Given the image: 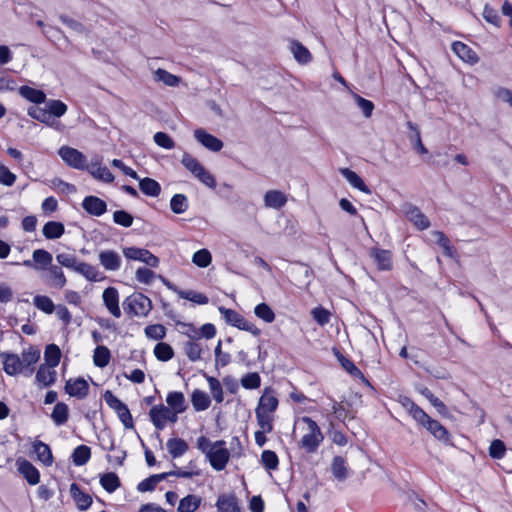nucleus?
Instances as JSON below:
<instances>
[{
    "instance_id": "obj_41",
    "label": "nucleus",
    "mask_w": 512,
    "mask_h": 512,
    "mask_svg": "<svg viewBox=\"0 0 512 512\" xmlns=\"http://www.w3.org/2000/svg\"><path fill=\"white\" fill-rule=\"evenodd\" d=\"M399 402L415 421L425 419L424 410L409 397H401Z\"/></svg>"
},
{
    "instance_id": "obj_52",
    "label": "nucleus",
    "mask_w": 512,
    "mask_h": 512,
    "mask_svg": "<svg viewBox=\"0 0 512 512\" xmlns=\"http://www.w3.org/2000/svg\"><path fill=\"white\" fill-rule=\"evenodd\" d=\"M254 314L265 323H272L275 320V313L266 303H260L255 306Z\"/></svg>"
},
{
    "instance_id": "obj_5",
    "label": "nucleus",
    "mask_w": 512,
    "mask_h": 512,
    "mask_svg": "<svg viewBox=\"0 0 512 512\" xmlns=\"http://www.w3.org/2000/svg\"><path fill=\"white\" fill-rule=\"evenodd\" d=\"M58 154L68 166L74 169L84 170L87 168L86 156L75 148L62 146Z\"/></svg>"
},
{
    "instance_id": "obj_56",
    "label": "nucleus",
    "mask_w": 512,
    "mask_h": 512,
    "mask_svg": "<svg viewBox=\"0 0 512 512\" xmlns=\"http://www.w3.org/2000/svg\"><path fill=\"white\" fill-rule=\"evenodd\" d=\"M261 463L267 470H276L279 465V458L272 450H264L261 454Z\"/></svg>"
},
{
    "instance_id": "obj_7",
    "label": "nucleus",
    "mask_w": 512,
    "mask_h": 512,
    "mask_svg": "<svg viewBox=\"0 0 512 512\" xmlns=\"http://www.w3.org/2000/svg\"><path fill=\"white\" fill-rule=\"evenodd\" d=\"M278 404V398L274 394L273 390L267 387L264 389L263 394L261 395L258 401V405L255 409V412L274 415L275 411L278 408Z\"/></svg>"
},
{
    "instance_id": "obj_48",
    "label": "nucleus",
    "mask_w": 512,
    "mask_h": 512,
    "mask_svg": "<svg viewBox=\"0 0 512 512\" xmlns=\"http://www.w3.org/2000/svg\"><path fill=\"white\" fill-rule=\"evenodd\" d=\"M75 272L81 274L89 281L96 282L100 280L97 268L85 262H79Z\"/></svg>"
},
{
    "instance_id": "obj_31",
    "label": "nucleus",
    "mask_w": 512,
    "mask_h": 512,
    "mask_svg": "<svg viewBox=\"0 0 512 512\" xmlns=\"http://www.w3.org/2000/svg\"><path fill=\"white\" fill-rule=\"evenodd\" d=\"M168 407L176 413H183L186 410L185 397L182 392H169L166 397Z\"/></svg>"
},
{
    "instance_id": "obj_58",
    "label": "nucleus",
    "mask_w": 512,
    "mask_h": 512,
    "mask_svg": "<svg viewBox=\"0 0 512 512\" xmlns=\"http://www.w3.org/2000/svg\"><path fill=\"white\" fill-rule=\"evenodd\" d=\"M207 382L209 384L210 392L217 403H222L224 400L223 389L218 379L207 376Z\"/></svg>"
},
{
    "instance_id": "obj_22",
    "label": "nucleus",
    "mask_w": 512,
    "mask_h": 512,
    "mask_svg": "<svg viewBox=\"0 0 512 512\" xmlns=\"http://www.w3.org/2000/svg\"><path fill=\"white\" fill-rule=\"evenodd\" d=\"M453 52L463 61L474 64L478 61L477 54L465 43L456 41L452 44Z\"/></svg>"
},
{
    "instance_id": "obj_39",
    "label": "nucleus",
    "mask_w": 512,
    "mask_h": 512,
    "mask_svg": "<svg viewBox=\"0 0 512 512\" xmlns=\"http://www.w3.org/2000/svg\"><path fill=\"white\" fill-rule=\"evenodd\" d=\"M167 477H169V473L151 475L138 484L137 490L140 492L153 491L156 486Z\"/></svg>"
},
{
    "instance_id": "obj_40",
    "label": "nucleus",
    "mask_w": 512,
    "mask_h": 512,
    "mask_svg": "<svg viewBox=\"0 0 512 512\" xmlns=\"http://www.w3.org/2000/svg\"><path fill=\"white\" fill-rule=\"evenodd\" d=\"M87 169L90 172V174L99 181L105 183H111L114 181V175L110 172V170L107 167H102L97 164H91L90 166H87Z\"/></svg>"
},
{
    "instance_id": "obj_18",
    "label": "nucleus",
    "mask_w": 512,
    "mask_h": 512,
    "mask_svg": "<svg viewBox=\"0 0 512 512\" xmlns=\"http://www.w3.org/2000/svg\"><path fill=\"white\" fill-rule=\"evenodd\" d=\"M216 507L218 512H242L238 499L234 494H221L218 496Z\"/></svg>"
},
{
    "instance_id": "obj_15",
    "label": "nucleus",
    "mask_w": 512,
    "mask_h": 512,
    "mask_svg": "<svg viewBox=\"0 0 512 512\" xmlns=\"http://www.w3.org/2000/svg\"><path fill=\"white\" fill-rule=\"evenodd\" d=\"M100 264L108 271H117L121 267V257L113 250H103L99 253Z\"/></svg>"
},
{
    "instance_id": "obj_38",
    "label": "nucleus",
    "mask_w": 512,
    "mask_h": 512,
    "mask_svg": "<svg viewBox=\"0 0 512 512\" xmlns=\"http://www.w3.org/2000/svg\"><path fill=\"white\" fill-rule=\"evenodd\" d=\"M138 180L139 188L145 195L150 197L159 196L161 192V186L156 180L148 177Z\"/></svg>"
},
{
    "instance_id": "obj_44",
    "label": "nucleus",
    "mask_w": 512,
    "mask_h": 512,
    "mask_svg": "<svg viewBox=\"0 0 512 512\" xmlns=\"http://www.w3.org/2000/svg\"><path fill=\"white\" fill-rule=\"evenodd\" d=\"M100 484L105 491L113 493L120 487L121 482L117 474L108 472L101 475Z\"/></svg>"
},
{
    "instance_id": "obj_47",
    "label": "nucleus",
    "mask_w": 512,
    "mask_h": 512,
    "mask_svg": "<svg viewBox=\"0 0 512 512\" xmlns=\"http://www.w3.org/2000/svg\"><path fill=\"white\" fill-rule=\"evenodd\" d=\"M111 358L110 350L103 345H99L95 348L93 354V362L95 366L103 368L109 364Z\"/></svg>"
},
{
    "instance_id": "obj_29",
    "label": "nucleus",
    "mask_w": 512,
    "mask_h": 512,
    "mask_svg": "<svg viewBox=\"0 0 512 512\" xmlns=\"http://www.w3.org/2000/svg\"><path fill=\"white\" fill-rule=\"evenodd\" d=\"M35 270H45L52 265V254L44 249H36L32 254Z\"/></svg>"
},
{
    "instance_id": "obj_8",
    "label": "nucleus",
    "mask_w": 512,
    "mask_h": 512,
    "mask_svg": "<svg viewBox=\"0 0 512 512\" xmlns=\"http://www.w3.org/2000/svg\"><path fill=\"white\" fill-rule=\"evenodd\" d=\"M369 256L378 270L389 271L392 269V253L389 250L374 247L370 249Z\"/></svg>"
},
{
    "instance_id": "obj_63",
    "label": "nucleus",
    "mask_w": 512,
    "mask_h": 512,
    "mask_svg": "<svg viewBox=\"0 0 512 512\" xmlns=\"http://www.w3.org/2000/svg\"><path fill=\"white\" fill-rule=\"evenodd\" d=\"M144 332L147 338L153 340H162L166 336V328L161 324L148 325Z\"/></svg>"
},
{
    "instance_id": "obj_50",
    "label": "nucleus",
    "mask_w": 512,
    "mask_h": 512,
    "mask_svg": "<svg viewBox=\"0 0 512 512\" xmlns=\"http://www.w3.org/2000/svg\"><path fill=\"white\" fill-rule=\"evenodd\" d=\"M47 111L49 112L50 120L52 121V117H61L63 116L67 110V105L61 100H49L46 102Z\"/></svg>"
},
{
    "instance_id": "obj_46",
    "label": "nucleus",
    "mask_w": 512,
    "mask_h": 512,
    "mask_svg": "<svg viewBox=\"0 0 512 512\" xmlns=\"http://www.w3.org/2000/svg\"><path fill=\"white\" fill-rule=\"evenodd\" d=\"M61 358V350L56 344H49L46 346L44 351L45 365L50 367H56Z\"/></svg>"
},
{
    "instance_id": "obj_37",
    "label": "nucleus",
    "mask_w": 512,
    "mask_h": 512,
    "mask_svg": "<svg viewBox=\"0 0 512 512\" xmlns=\"http://www.w3.org/2000/svg\"><path fill=\"white\" fill-rule=\"evenodd\" d=\"M169 288L172 289L175 293H177L180 298L189 300L199 305H205L209 301L208 297L202 293H198L192 290L184 291L178 289L177 287L171 286Z\"/></svg>"
},
{
    "instance_id": "obj_27",
    "label": "nucleus",
    "mask_w": 512,
    "mask_h": 512,
    "mask_svg": "<svg viewBox=\"0 0 512 512\" xmlns=\"http://www.w3.org/2000/svg\"><path fill=\"white\" fill-rule=\"evenodd\" d=\"M202 498L195 494H189L179 501L177 512H195L201 505Z\"/></svg>"
},
{
    "instance_id": "obj_1",
    "label": "nucleus",
    "mask_w": 512,
    "mask_h": 512,
    "mask_svg": "<svg viewBox=\"0 0 512 512\" xmlns=\"http://www.w3.org/2000/svg\"><path fill=\"white\" fill-rule=\"evenodd\" d=\"M301 421L307 425V432L302 436L300 446L307 453H314L323 442L324 435L312 418L304 416L301 418Z\"/></svg>"
},
{
    "instance_id": "obj_35",
    "label": "nucleus",
    "mask_w": 512,
    "mask_h": 512,
    "mask_svg": "<svg viewBox=\"0 0 512 512\" xmlns=\"http://www.w3.org/2000/svg\"><path fill=\"white\" fill-rule=\"evenodd\" d=\"M331 471L338 481L346 480L349 473L345 459L341 456H335L332 460Z\"/></svg>"
},
{
    "instance_id": "obj_11",
    "label": "nucleus",
    "mask_w": 512,
    "mask_h": 512,
    "mask_svg": "<svg viewBox=\"0 0 512 512\" xmlns=\"http://www.w3.org/2000/svg\"><path fill=\"white\" fill-rule=\"evenodd\" d=\"M424 418L416 422L426 428L435 438L446 441L448 439V432L437 420L432 419L425 411Z\"/></svg>"
},
{
    "instance_id": "obj_61",
    "label": "nucleus",
    "mask_w": 512,
    "mask_h": 512,
    "mask_svg": "<svg viewBox=\"0 0 512 512\" xmlns=\"http://www.w3.org/2000/svg\"><path fill=\"white\" fill-rule=\"evenodd\" d=\"M57 262L68 269L76 271V267L79 264L77 257L70 253H60L56 255Z\"/></svg>"
},
{
    "instance_id": "obj_21",
    "label": "nucleus",
    "mask_w": 512,
    "mask_h": 512,
    "mask_svg": "<svg viewBox=\"0 0 512 512\" xmlns=\"http://www.w3.org/2000/svg\"><path fill=\"white\" fill-rule=\"evenodd\" d=\"M55 367H50L45 364H41L36 373V382L44 387H49L54 384L56 380L57 373L54 369Z\"/></svg>"
},
{
    "instance_id": "obj_55",
    "label": "nucleus",
    "mask_w": 512,
    "mask_h": 512,
    "mask_svg": "<svg viewBox=\"0 0 512 512\" xmlns=\"http://www.w3.org/2000/svg\"><path fill=\"white\" fill-rule=\"evenodd\" d=\"M170 208L175 214H182L188 209V199L184 194H175L170 200Z\"/></svg>"
},
{
    "instance_id": "obj_10",
    "label": "nucleus",
    "mask_w": 512,
    "mask_h": 512,
    "mask_svg": "<svg viewBox=\"0 0 512 512\" xmlns=\"http://www.w3.org/2000/svg\"><path fill=\"white\" fill-rule=\"evenodd\" d=\"M194 137L201 145L210 151L218 152L223 148V142L219 138L209 134L202 128L194 131Z\"/></svg>"
},
{
    "instance_id": "obj_42",
    "label": "nucleus",
    "mask_w": 512,
    "mask_h": 512,
    "mask_svg": "<svg viewBox=\"0 0 512 512\" xmlns=\"http://www.w3.org/2000/svg\"><path fill=\"white\" fill-rule=\"evenodd\" d=\"M69 417V408L63 402H58L51 413V418L56 426L65 424Z\"/></svg>"
},
{
    "instance_id": "obj_19",
    "label": "nucleus",
    "mask_w": 512,
    "mask_h": 512,
    "mask_svg": "<svg viewBox=\"0 0 512 512\" xmlns=\"http://www.w3.org/2000/svg\"><path fill=\"white\" fill-rule=\"evenodd\" d=\"M32 450L36 454L37 460L40 461L43 465L49 467L53 464L54 459L52 451L46 443L40 440H35L32 443Z\"/></svg>"
},
{
    "instance_id": "obj_25",
    "label": "nucleus",
    "mask_w": 512,
    "mask_h": 512,
    "mask_svg": "<svg viewBox=\"0 0 512 512\" xmlns=\"http://www.w3.org/2000/svg\"><path fill=\"white\" fill-rule=\"evenodd\" d=\"M70 493L79 510L83 511L91 506L92 498L88 494L82 492L76 483L71 484Z\"/></svg>"
},
{
    "instance_id": "obj_9",
    "label": "nucleus",
    "mask_w": 512,
    "mask_h": 512,
    "mask_svg": "<svg viewBox=\"0 0 512 512\" xmlns=\"http://www.w3.org/2000/svg\"><path fill=\"white\" fill-rule=\"evenodd\" d=\"M18 472L26 479L30 485H36L40 481L38 469L28 460L18 458L16 460Z\"/></svg>"
},
{
    "instance_id": "obj_2",
    "label": "nucleus",
    "mask_w": 512,
    "mask_h": 512,
    "mask_svg": "<svg viewBox=\"0 0 512 512\" xmlns=\"http://www.w3.org/2000/svg\"><path fill=\"white\" fill-rule=\"evenodd\" d=\"M123 309L130 317H144L152 309L151 300L142 293H133L123 301Z\"/></svg>"
},
{
    "instance_id": "obj_23",
    "label": "nucleus",
    "mask_w": 512,
    "mask_h": 512,
    "mask_svg": "<svg viewBox=\"0 0 512 512\" xmlns=\"http://www.w3.org/2000/svg\"><path fill=\"white\" fill-rule=\"evenodd\" d=\"M48 269V283L50 286L62 289L66 283L67 279L64 275V272L60 266L51 265Z\"/></svg>"
},
{
    "instance_id": "obj_24",
    "label": "nucleus",
    "mask_w": 512,
    "mask_h": 512,
    "mask_svg": "<svg viewBox=\"0 0 512 512\" xmlns=\"http://www.w3.org/2000/svg\"><path fill=\"white\" fill-rule=\"evenodd\" d=\"M3 369L8 375H17L23 371L20 357L16 354H4Z\"/></svg>"
},
{
    "instance_id": "obj_28",
    "label": "nucleus",
    "mask_w": 512,
    "mask_h": 512,
    "mask_svg": "<svg viewBox=\"0 0 512 512\" xmlns=\"http://www.w3.org/2000/svg\"><path fill=\"white\" fill-rule=\"evenodd\" d=\"M340 173L354 188L366 194H369L371 192L370 189L362 180V178L356 172L350 170L349 168H343L340 170Z\"/></svg>"
},
{
    "instance_id": "obj_64",
    "label": "nucleus",
    "mask_w": 512,
    "mask_h": 512,
    "mask_svg": "<svg viewBox=\"0 0 512 512\" xmlns=\"http://www.w3.org/2000/svg\"><path fill=\"white\" fill-rule=\"evenodd\" d=\"M181 163L194 176L203 168L199 161L188 153H184Z\"/></svg>"
},
{
    "instance_id": "obj_45",
    "label": "nucleus",
    "mask_w": 512,
    "mask_h": 512,
    "mask_svg": "<svg viewBox=\"0 0 512 512\" xmlns=\"http://www.w3.org/2000/svg\"><path fill=\"white\" fill-rule=\"evenodd\" d=\"M154 80L157 82H162L165 85L169 87H176L181 82V78L171 74L170 72L158 68L156 71H154Z\"/></svg>"
},
{
    "instance_id": "obj_43",
    "label": "nucleus",
    "mask_w": 512,
    "mask_h": 512,
    "mask_svg": "<svg viewBox=\"0 0 512 512\" xmlns=\"http://www.w3.org/2000/svg\"><path fill=\"white\" fill-rule=\"evenodd\" d=\"M167 449L173 458L184 455L188 450L186 441L180 438H172L167 441Z\"/></svg>"
},
{
    "instance_id": "obj_20",
    "label": "nucleus",
    "mask_w": 512,
    "mask_h": 512,
    "mask_svg": "<svg viewBox=\"0 0 512 512\" xmlns=\"http://www.w3.org/2000/svg\"><path fill=\"white\" fill-rule=\"evenodd\" d=\"M287 203L286 195L279 190H269L264 195V205L266 208L279 210Z\"/></svg>"
},
{
    "instance_id": "obj_53",
    "label": "nucleus",
    "mask_w": 512,
    "mask_h": 512,
    "mask_svg": "<svg viewBox=\"0 0 512 512\" xmlns=\"http://www.w3.org/2000/svg\"><path fill=\"white\" fill-rule=\"evenodd\" d=\"M154 355L158 360L166 362L173 358L174 351L168 343L160 342L154 347Z\"/></svg>"
},
{
    "instance_id": "obj_13",
    "label": "nucleus",
    "mask_w": 512,
    "mask_h": 512,
    "mask_svg": "<svg viewBox=\"0 0 512 512\" xmlns=\"http://www.w3.org/2000/svg\"><path fill=\"white\" fill-rule=\"evenodd\" d=\"M170 414L171 409L163 404L155 405L149 411L150 419L158 430L165 428Z\"/></svg>"
},
{
    "instance_id": "obj_4",
    "label": "nucleus",
    "mask_w": 512,
    "mask_h": 512,
    "mask_svg": "<svg viewBox=\"0 0 512 512\" xmlns=\"http://www.w3.org/2000/svg\"><path fill=\"white\" fill-rule=\"evenodd\" d=\"M225 445L226 442L223 440L214 442L213 446H211V449L209 450L208 455L206 456L210 462V465L216 471L223 470L230 459V453Z\"/></svg>"
},
{
    "instance_id": "obj_26",
    "label": "nucleus",
    "mask_w": 512,
    "mask_h": 512,
    "mask_svg": "<svg viewBox=\"0 0 512 512\" xmlns=\"http://www.w3.org/2000/svg\"><path fill=\"white\" fill-rule=\"evenodd\" d=\"M290 51L300 64H307L312 60L309 50L298 41L293 40L290 42Z\"/></svg>"
},
{
    "instance_id": "obj_17",
    "label": "nucleus",
    "mask_w": 512,
    "mask_h": 512,
    "mask_svg": "<svg viewBox=\"0 0 512 512\" xmlns=\"http://www.w3.org/2000/svg\"><path fill=\"white\" fill-rule=\"evenodd\" d=\"M65 391L72 397L84 398L89 391V385L83 378L68 380L65 385Z\"/></svg>"
},
{
    "instance_id": "obj_12",
    "label": "nucleus",
    "mask_w": 512,
    "mask_h": 512,
    "mask_svg": "<svg viewBox=\"0 0 512 512\" xmlns=\"http://www.w3.org/2000/svg\"><path fill=\"white\" fill-rule=\"evenodd\" d=\"M102 298L108 311L116 318L121 317L118 290L114 287H108L103 291Z\"/></svg>"
},
{
    "instance_id": "obj_54",
    "label": "nucleus",
    "mask_w": 512,
    "mask_h": 512,
    "mask_svg": "<svg viewBox=\"0 0 512 512\" xmlns=\"http://www.w3.org/2000/svg\"><path fill=\"white\" fill-rule=\"evenodd\" d=\"M33 304L35 307L46 314H52L55 310L53 301L45 295H36L33 298Z\"/></svg>"
},
{
    "instance_id": "obj_62",
    "label": "nucleus",
    "mask_w": 512,
    "mask_h": 512,
    "mask_svg": "<svg viewBox=\"0 0 512 512\" xmlns=\"http://www.w3.org/2000/svg\"><path fill=\"white\" fill-rule=\"evenodd\" d=\"M40 358V352L33 347H30L28 350L23 351L22 357L20 358L22 362V368L33 366Z\"/></svg>"
},
{
    "instance_id": "obj_34",
    "label": "nucleus",
    "mask_w": 512,
    "mask_h": 512,
    "mask_svg": "<svg viewBox=\"0 0 512 512\" xmlns=\"http://www.w3.org/2000/svg\"><path fill=\"white\" fill-rule=\"evenodd\" d=\"M191 402L196 411H204L209 408L211 399L204 391L195 389L191 395Z\"/></svg>"
},
{
    "instance_id": "obj_36",
    "label": "nucleus",
    "mask_w": 512,
    "mask_h": 512,
    "mask_svg": "<svg viewBox=\"0 0 512 512\" xmlns=\"http://www.w3.org/2000/svg\"><path fill=\"white\" fill-rule=\"evenodd\" d=\"M19 94L30 102L35 104L44 103L46 95L42 90L32 88L30 86H22L19 89Z\"/></svg>"
},
{
    "instance_id": "obj_3",
    "label": "nucleus",
    "mask_w": 512,
    "mask_h": 512,
    "mask_svg": "<svg viewBox=\"0 0 512 512\" xmlns=\"http://www.w3.org/2000/svg\"><path fill=\"white\" fill-rule=\"evenodd\" d=\"M219 311L227 324L237 327L240 330L247 331L253 336H259L261 334V330L255 324L245 319L237 311L225 307H220Z\"/></svg>"
},
{
    "instance_id": "obj_57",
    "label": "nucleus",
    "mask_w": 512,
    "mask_h": 512,
    "mask_svg": "<svg viewBox=\"0 0 512 512\" xmlns=\"http://www.w3.org/2000/svg\"><path fill=\"white\" fill-rule=\"evenodd\" d=\"M28 115L33 119L40 121L44 124L51 125V120L49 117V112L47 108H40L37 106H31L28 108Z\"/></svg>"
},
{
    "instance_id": "obj_32",
    "label": "nucleus",
    "mask_w": 512,
    "mask_h": 512,
    "mask_svg": "<svg viewBox=\"0 0 512 512\" xmlns=\"http://www.w3.org/2000/svg\"><path fill=\"white\" fill-rule=\"evenodd\" d=\"M433 237L435 238L436 243L443 249L444 254L449 258H456L457 252L456 249L451 245L448 237L441 231H433Z\"/></svg>"
},
{
    "instance_id": "obj_33",
    "label": "nucleus",
    "mask_w": 512,
    "mask_h": 512,
    "mask_svg": "<svg viewBox=\"0 0 512 512\" xmlns=\"http://www.w3.org/2000/svg\"><path fill=\"white\" fill-rule=\"evenodd\" d=\"M65 232V227L61 222L48 221L42 229L46 239L53 240L60 238Z\"/></svg>"
},
{
    "instance_id": "obj_59",
    "label": "nucleus",
    "mask_w": 512,
    "mask_h": 512,
    "mask_svg": "<svg viewBox=\"0 0 512 512\" xmlns=\"http://www.w3.org/2000/svg\"><path fill=\"white\" fill-rule=\"evenodd\" d=\"M257 424L259 426V430H262L263 432H272L273 431V422H274V415L270 414H263L260 412H255Z\"/></svg>"
},
{
    "instance_id": "obj_49",
    "label": "nucleus",
    "mask_w": 512,
    "mask_h": 512,
    "mask_svg": "<svg viewBox=\"0 0 512 512\" xmlns=\"http://www.w3.org/2000/svg\"><path fill=\"white\" fill-rule=\"evenodd\" d=\"M91 457V450L86 445H80L76 447L72 454L73 463L76 466H82L86 464Z\"/></svg>"
},
{
    "instance_id": "obj_14",
    "label": "nucleus",
    "mask_w": 512,
    "mask_h": 512,
    "mask_svg": "<svg viewBox=\"0 0 512 512\" xmlns=\"http://www.w3.org/2000/svg\"><path fill=\"white\" fill-rule=\"evenodd\" d=\"M82 207L87 213L93 216H101L107 210L106 202L96 196L85 197L82 202Z\"/></svg>"
},
{
    "instance_id": "obj_60",
    "label": "nucleus",
    "mask_w": 512,
    "mask_h": 512,
    "mask_svg": "<svg viewBox=\"0 0 512 512\" xmlns=\"http://www.w3.org/2000/svg\"><path fill=\"white\" fill-rule=\"evenodd\" d=\"M192 261L198 267L206 268L211 264L212 256L207 249H200L194 253Z\"/></svg>"
},
{
    "instance_id": "obj_51",
    "label": "nucleus",
    "mask_w": 512,
    "mask_h": 512,
    "mask_svg": "<svg viewBox=\"0 0 512 512\" xmlns=\"http://www.w3.org/2000/svg\"><path fill=\"white\" fill-rule=\"evenodd\" d=\"M406 125L408 129L413 133L410 136V140L414 142V148L418 151V153L426 154L428 150L422 143L420 130L418 126L411 121H408Z\"/></svg>"
},
{
    "instance_id": "obj_30",
    "label": "nucleus",
    "mask_w": 512,
    "mask_h": 512,
    "mask_svg": "<svg viewBox=\"0 0 512 512\" xmlns=\"http://www.w3.org/2000/svg\"><path fill=\"white\" fill-rule=\"evenodd\" d=\"M185 355L192 362L199 361L204 351L203 345L199 340L187 341L183 345Z\"/></svg>"
},
{
    "instance_id": "obj_6",
    "label": "nucleus",
    "mask_w": 512,
    "mask_h": 512,
    "mask_svg": "<svg viewBox=\"0 0 512 512\" xmlns=\"http://www.w3.org/2000/svg\"><path fill=\"white\" fill-rule=\"evenodd\" d=\"M123 254L129 260L140 261L150 267H157L159 264V259L147 249L126 247L123 249Z\"/></svg>"
},
{
    "instance_id": "obj_16",
    "label": "nucleus",
    "mask_w": 512,
    "mask_h": 512,
    "mask_svg": "<svg viewBox=\"0 0 512 512\" xmlns=\"http://www.w3.org/2000/svg\"><path fill=\"white\" fill-rule=\"evenodd\" d=\"M405 215L419 230H425L430 226L429 219L416 206L407 205Z\"/></svg>"
}]
</instances>
